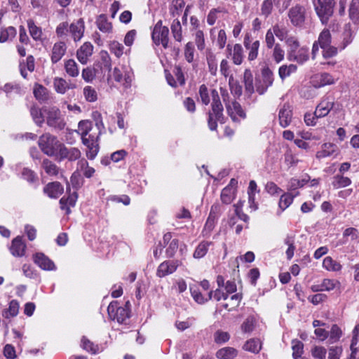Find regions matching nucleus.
Returning a JSON list of instances; mask_svg holds the SVG:
<instances>
[{"label": "nucleus", "instance_id": "obj_47", "mask_svg": "<svg viewBox=\"0 0 359 359\" xmlns=\"http://www.w3.org/2000/svg\"><path fill=\"white\" fill-rule=\"evenodd\" d=\"M92 122L88 120H83L79 123V129L81 131V139L87 137V135L92 130Z\"/></svg>", "mask_w": 359, "mask_h": 359}, {"label": "nucleus", "instance_id": "obj_17", "mask_svg": "<svg viewBox=\"0 0 359 359\" xmlns=\"http://www.w3.org/2000/svg\"><path fill=\"white\" fill-rule=\"evenodd\" d=\"M81 140L82 143L87 147L86 156L91 160L95 158L99 151V143L95 140L90 142V139L87 137H83Z\"/></svg>", "mask_w": 359, "mask_h": 359}, {"label": "nucleus", "instance_id": "obj_24", "mask_svg": "<svg viewBox=\"0 0 359 359\" xmlns=\"http://www.w3.org/2000/svg\"><path fill=\"white\" fill-rule=\"evenodd\" d=\"M77 193L74 191L72 194H70L67 198L62 197L60 200V208L62 210H66L67 214H69L71 210L69 206L74 207L77 200Z\"/></svg>", "mask_w": 359, "mask_h": 359}, {"label": "nucleus", "instance_id": "obj_51", "mask_svg": "<svg viewBox=\"0 0 359 359\" xmlns=\"http://www.w3.org/2000/svg\"><path fill=\"white\" fill-rule=\"evenodd\" d=\"M229 84L230 86V90L232 94L240 97L242 95V86L237 81H234L233 77L231 75L229 78Z\"/></svg>", "mask_w": 359, "mask_h": 359}, {"label": "nucleus", "instance_id": "obj_45", "mask_svg": "<svg viewBox=\"0 0 359 359\" xmlns=\"http://www.w3.org/2000/svg\"><path fill=\"white\" fill-rule=\"evenodd\" d=\"M243 348L245 351L257 353L261 350V345L258 340L252 339L246 341L243 346Z\"/></svg>", "mask_w": 359, "mask_h": 359}, {"label": "nucleus", "instance_id": "obj_46", "mask_svg": "<svg viewBox=\"0 0 359 359\" xmlns=\"http://www.w3.org/2000/svg\"><path fill=\"white\" fill-rule=\"evenodd\" d=\"M27 25L30 35L34 40L41 39L42 32L41 29L38 27L32 20H27Z\"/></svg>", "mask_w": 359, "mask_h": 359}, {"label": "nucleus", "instance_id": "obj_62", "mask_svg": "<svg viewBox=\"0 0 359 359\" xmlns=\"http://www.w3.org/2000/svg\"><path fill=\"white\" fill-rule=\"evenodd\" d=\"M96 70L94 68L86 67L82 71V78L86 82H91L95 77Z\"/></svg>", "mask_w": 359, "mask_h": 359}, {"label": "nucleus", "instance_id": "obj_42", "mask_svg": "<svg viewBox=\"0 0 359 359\" xmlns=\"http://www.w3.org/2000/svg\"><path fill=\"white\" fill-rule=\"evenodd\" d=\"M65 69L67 74L72 77H75L79 75L77 64L74 60L69 59L66 61L65 64Z\"/></svg>", "mask_w": 359, "mask_h": 359}, {"label": "nucleus", "instance_id": "obj_41", "mask_svg": "<svg viewBox=\"0 0 359 359\" xmlns=\"http://www.w3.org/2000/svg\"><path fill=\"white\" fill-rule=\"evenodd\" d=\"M323 266L326 269L334 271H338L341 269V264L330 257L324 259Z\"/></svg>", "mask_w": 359, "mask_h": 359}, {"label": "nucleus", "instance_id": "obj_25", "mask_svg": "<svg viewBox=\"0 0 359 359\" xmlns=\"http://www.w3.org/2000/svg\"><path fill=\"white\" fill-rule=\"evenodd\" d=\"M220 211V205L215 203L212 205L208 218L205 224V230L208 229L209 231H212L215 226V220L217 217V213Z\"/></svg>", "mask_w": 359, "mask_h": 359}, {"label": "nucleus", "instance_id": "obj_59", "mask_svg": "<svg viewBox=\"0 0 359 359\" xmlns=\"http://www.w3.org/2000/svg\"><path fill=\"white\" fill-rule=\"evenodd\" d=\"M285 52L279 43H276L273 50V58L276 63L280 62L284 59Z\"/></svg>", "mask_w": 359, "mask_h": 359}, {"label": "nucleus", "instance_id": "obj_54", "mask_svg": "<svg viewBox=\"0 0 359 359\" xmlns=\"http://www.w3.org/2000/svg\"><path fill=\"white\" fill-rule=\"evenodd\" d=\"M195 48L192 42H188L184 47V57L186 60L191 63L194 60Z\"/></svg>", "mask_w": 359, "mask_h": 359}, {"label": "nucleus", "instance_id": "obj_12", "mask_svg": "<svg viewBox=\"0 0 359 359\" xmlns=\"http://www.w3.org/2000/svg\"><path fill=\"white\" fill-rule=\"evenodd\" d=\"M292 109L289 104H284L278 114L279 123L283 128L287 127L292 121Z\"/></svg>", "mask_w": 359, "mask_h": 359}, {"label": "nucleus", "instance_id": "obj_1", "mask_svg": "<svg viewBox=\"0 0 359 359\" xmlns=\"http://www.w3.org/2000/svg\"><path fill=\"white\" fill-rule=\"evenodd\" d=\"M211 110L208 112V126L211 131H216L217 122L224 123L225 117L223 114L224 107L221 102L219 93L216 89L211 90Z\"/></svg>", "mask_w": 359, "mask_h": 359}, {"label": "nucleus", "instance_id": "obj_30", "mask_svg": "<svg viewBox=\"0 0 359 359\" xmlns=\"http://www.w3.org/2000/svg\"><path fill=\"white\" fill-rule=\"evenodd\" d=\"M243 82L245 85V90L249 95L254 92L253 76L250 69H245L243 74Z\"/></svg>", "mask_w": 359, "mask_h": 359}, {"label": "nucleus", "instance_id": "obj_39", "mask_svg": "<svg viewBox=\"0 0 359 359\" xmlns=\"http://www.w3.org/2000/svg\"><path fill=\"white\" fill-rule=\"evenodd\" d=\"M16 35V29L11 26L7 28H1L0 31V43H4L10 38H14Z\"/></svg>", "mask_w": 359, "mask_h": 359}, {"label": "nucleus", "instance_id": "obj_8", "mask_svg": "<svg viewBox=\"0 0 359 359\" xmlns=\"http://www.w3.org/2000/svg\"><path fill=\"white\" fill-rule=\"evenodd\" d=\"M81 153L78 148L67 147L63 143L61 144L55 155L59 161L67 159L69 161H74L80 158Z\"/></svg>", "mask_w": 359, "mask_h": 359}, {"label": "nucleus", "instance_id": "obj_15", "mask_svg": "<svg viewBox=\"0 0 359 359\" xmlns=\"http://www.w3.org/2000/svg\"><path fill=\"white\" fill-rule=\"evenodd\" d=\"M243 43L245 48L249 50L248 57V60L250 61L255 60L258 55L259 41L256 40L252 42L250 36L246 35L244 38Z\"/></svg>", "mask_w": 359, "mask_h": 359}, {"label": "nucleus", "instance_id": "obj_48", "mask_svg": "<svg viewBox=\"0 0 359 359\" xmlns=\"http://www.w3.org/2000/svg\"><path fill=\"white\" fill-rule=\"evenodd\" d=\"M292 348L293 351L292 356L294 359H298L301 357L303 353L304 344L302 341L297 339L292 340Z\"/></svg>", "mask_w": 359, "mask_h": 359}, {"label": "nucleus", "instance_id": "obj_64", "mask_svg": "<svg viewBox=\"0 0 359 359\" xmlns=\"http://www.w3.org/2000/svg\"><path fill=\"white\" fill-rule=\"evenodd\" d=\"M311 354L315 358L325 359L327 351L323 346H314L311 350Z\"/></svg>", "mask_w": 359, "mask_h": 359}, {"label": "nucleus", "instance_id": "obj_40", "mask_svg": "<svg viewBox=\"0 0 359 359\" xmlns=\"http://www.w3.org/2000/svg\"><path fill=\"white\" fill-rule=\"evenodd\" d=\"M130 317V309L120 306L117 312L114 313V320H116L118 323H125L126 320Z\"/></svg>", "mask_w": 359, "mask_h": 359}, {"label": "nucleus", "instance_id": "obj_22", "mask_svg": "<svg viewBox=\"0 0 359 359\" xmlns=\"http://www.w3.org/2000/svg\"><path fill=\"white\" fill-rule=\"evenodd\" d=\"M53 86L57 93L65 94L68 89L74 88V84L68 83L64 79L55 77L53 81Z\"/></svg>", "mask_w": 359, "mask_h": 359}, {"label": "nucleus", "instance_id": "obj_13", "mask_svg": "<svg viewBox=\"0 0 359 359\" xmlns=\"http://www.w3.org/2000/svg\"><path fill=\"white\" fill-rule=\"evenodd\" d=\"M93 46L90 42L84 43L76 52V57L79 61L85 65L87 63L88 57L92 55Z\"/></svg>", "mask_w": 359, "mask_h": 359}, {"label": "nucleus", "instance_id": "obj_49", "mask_svg": "<svg viewBox=\"0 0 359 359\" xmlns=\"http://www.w3.org/2000/svg\"><path fill=\"white\" fill-rule=\"evenodd\" d=\"M211 244L210 242H202L196 248L194 251V257L195 258H201L204 257L208 250V246Z\"/></svg>", "mask_w": 359, "mask_h": 359}, {"label": "nucleus", "instance_id": "obj_31", "mask_svg": "<svg viewBox=\"0 0 359 359\" xmlns=\"http://www.w3.org/2000/svg\"><path fill=\"white\" fill-rule=\"evenodd\" d=\"M83 172V175L87 177H91L95 173V169L88 165V161L85 158L80 159L77 163V170Z\"/></svg>", "mask_w": 359, "mask_h": 359}, {"label": "nucleus", "instance_id": "obj_21", "mask_svg": "<svg viewBox=\"0 0 359 359\" xmlns=\"http://www.w3.org/2000/svg\"><path fill=\"white\" fill-rule=\"evenodd\" d=\"M335 105L334 102L322 101L316 109V116L320 118L325 116L332 109H334Z\"/></svg>", "mask_w": 359, "mask_h": 359}, {"label": "nucleus", "instance_id": "obj_50", "mask_svg": "<svg viewBox=\"0 0 359 359\" xmlns=\"http://www.w3.org/2000/svg\"><path fill=\"white\" fill-rule=\"evenodd\" d=\"M22 177L29 183H34L37 181L36 174L32 170L28 168H24L22 170Z\"/></svg>", "mask_w": 359, "mask_h": 359}, {"label": "nucleus", "instance_id": "obj_11", "mask_svg": "<svg viewBox=\"0 0 359 359\" xmlns=\"http://www.w3.org/2000/svg\"><path fill=\"white\" fill-rule=\"evenodd\" d=\"M263 85L257 86V92L259 95L264 94L267 88L273 84V74L272 71L269 68H264L262 71Z\"/></svg>", "mask_w": 359, "mask_h": 359}, {"label": "nucleus", "instance_id": "obj_16", "mask_svg": "<svg viewBox=\"0 0 359 359\" xmlns=\"http://www.w3.org/2000/svg\"><path fill=\"white\" fill-rule=\"evenodd\" d=\"M63 191V187L59 182H49L43 188V192L50 198H58Z\"/></svg>", "mask_w": 359, "mask_h": 359}, {"label": "nucleus", "instance_id": "obj_35", "mask_svg": "<svg viewBox=\"0 0 359 359\" xmlns=\"http://www.w3.org/2000/svg\"><path fill=\"white\" fill-rule=\"evenodd\" d=\"M185 6L184 0H172L170 6V13L172 17L178 16Z\"/></svg>", "mask_w": 359, "mask_h": 359}, {"label": "nucleus", "instance_id": "obj_53", "mask_svg": "<svg viewBox=\"0 0 359 359\" xmlns=\"http://www.w3.org/2000/svg\"><path fill=\"white\" fill-rule=\"evenodd\" d=\"M190 292L194 299L198 304H204L208 301L201 294L198 287L196 285L190 286Z\"/></svg>", "mask_w": 359, "mask_h": 359}, {"label": "nucleus", "instance_id": "obj_32", "mask_svg": "<svg viewBox=\"0 0 359 359\" xmlns=\"http://www.w3.org/2000/svg\"><path fill=\"white\" fill-rule=\"evenodd\" d=\"M30 114L34 123L39 127H41L44 123V116L42 109L35 105L30 108Z\"/></svg>", "mask_w": 359, "mask_h": 359}, {"label": "nucleus", "instance_id": "obj_20", "mask_svg": "<svg viewBox=\"0 0 359 359\" xmlns=\"http://www.w3.org/2000/svg\"><path fill=\"white\" fill-rule=\"evenodd\" d=\"M25 248L26 245L22 242V238L18 236L13 240L10 250L13 255L22 257L24 255Z\"/></svg>", "mask_w": 359, "mask_h": 359}, {"label": "nucleus", "instance_id": "obj_4", "mask_svg": "<svg viewBox=\"0 0 359 359\" xmlns=\"http://www.w3.org/2000/svg\"><path fill=\"white\" fill-rule=\"evenodd\" d=\"M43 111L46 115V123L48 126L57 130L64 129L66 123L61 116L60 109L55 107L48 109H43Z\"/></svg>", "mask_w": 359, "mask_h": 359}, {"label": "nucleus", "instance_id": "obj_27", "mask_svg": "<svg viewBox=\"0 0 359 359\" xmlns=\"http://www.w3.org/2000/svg\"><path fill=\"white\" fill-rule=\"evenodd\" d=\"M69 31L75 41L80 40L84 31L83 20L80 19L76 24L72 23L69 27Z\"/></svg>", "mask_w": 359, "mask_h": 359}, {"label": "nucleus", "instance_id": "obj_58", "mask_svg": "<svg viewBox=\"0 0 359 359\" xmlns=\"http://www.w3.org/2000/svg\"><path fill=\"white\" fill-rule=\"evenodd\" d=\"M198 93H199V96H200L201 102L205 105H208L210 103V100L208 89L205 84H202L199 87Z\"/></svg>", "mask_w": 359, "mask_h": 359}, {"label": "nucleus", "instance_id": "obj_18", "mask_svg": "<svg viewBox=\"0 0 359 359\" xmlns=\"http://www.w3.org/2000/svg\"><path fill=\"white\" fill-rule=\"evenodd\" d=\"M313 82L314 83L313 86L316 88H320L326 85L334 83V79L329 73L324 72L316 75L313 78Z\"/></svg>", "mask_w": 359, "mask_h": 359}, {"label": "nucleus", "instance_id": "obj_19", "mask_svg": "<svg viewBox=\"0 0 359 359\" xmlns=\"http://www.w3.org/2000/svg\"><path fill=\"white\" fill-rule=\"evenodd\" d=\"M66 45L64 42H58L54 44L52 50L51 61L53 64L61 60L66 52Z\"/></svg>", "mask_w": 359, "mask_h": 359}, {"label": "nucleus", "instance_id": "obj_5", "mask_svg": "<svg viewBox=\"0 0 359 359\" xmlns=\"http://www.w3.org/2000/svg\"><path fill=\"white\" fill-rule=\"evenodd\" d=\"M162 20H158L155 25L152 34L151 38L154 43L156 45L161 43L163 46L166 48L168 46V34L169 29L166 26H163Z\"/></svg>", "mask_w": 359, "mask_h": 359}, {"label": "nucleus", "instance_id": "obj_52", "mask_svg": "<svg viewBox=\"0 0 359 359\" xmlns=\"http://www.w3.org/2000/svg\"><path fill=\"white\" fill-rule=\"evenodd\" d=\"M293 201V196L289 193L283 194L279 201V208L281 210H285Z\"/></svg>", "mask_w": 359, "mask_h": 359}, {"label": "nucleus", "instance_id": "obj_26", "mask_svg": "<svg viewBox=\"0 0 359 359\" xmlns=\"http://www.w3.org/2000/svg\"><path fill=\"white\" fill-rule=\"evenodd\" d=\"M41 167L45 172L50 176H56L59 174L60 168L48 158H44Z\"/></svg>", "mask_w": 359, "mask_h": 359}, {"label": "nucleus", "instance_id": "obj_29", "mask_svg": "<svg viewBox=\"0 0 359 359\" xmlns=\"http://www.w3.org/2000/svg\"><path fill=\"white\" fill-rule=\"evenodd\" d=\"M96 24L98 29L102 32L109 33L112 31V24L108 22L104 14H101L97 17Z\"/></svg>", "mask_w": 359, "mask_h": 359}, {"label": "nucleus", "instance_id": "obj_37", "mask_svg": "<svg viewBox=\"0 0 359 359\" xmlns=\"http://www.w3.org/2000/svg\"><path fill=\"white\" fill-rule=\"evenodd\" d=\"M171 32L174 39L181 42L182 40V29L180 22L178 19H175L171 25Z\"/></svg>", "mask_w": 359, "mask_h": 359}, {"label": "nucleus", "instance_id": "obj_2", "mask_svg": "<svg viewBox=\"0 0 359 359\" xmlns=\"http://www.w3.org/2000/svg\"><path fill=\"white\" fill-rule=\"evenodd\" d=\"M61 144L56 136L49 133L41 135L38 140L39 147L48 156H55Z\"/></svg>", "mask_w": 359, "mask_h": 359}, {"label": "nucleus", "instance_id": "obj_43", "mask_svg": "<svg viewBox=\"0 0 359 359\" xmlns=\"http://www.w3.org/2000/svg\"><path fill=\"white\" fill-rule=\"evenodd\" d=\"M243 48L241 44L236 43L233 46L232 60L235 65H239L243 62Z\"/></svg>", "mask_w": 359, "mask_h": 359}, {"label": "nucleus", "instance_id": "obj_44", "mask_svg": "<svg viewBox=\"0 0 359 359\" xmlns=\"http://www.w3.org/2000/svg\"><path fill=\"white\" fill-rule=\"evenodd\" d=\"M81 347L92 354H96L98 351V346L90 341L86 337L81 339Z\"/></svg>", "mask_w": 359, "mask_h": 359}, {"label": "nucleus", "instance_id": "obj_57", "mask_svg": "<svg viewBox=\"0 0 359 359\" xmlns=\"http://www.w3.org/2000/svg\"><path fill=\"white\" fill-rule=\"evenodd\" d=\"M273 11V1L264 0L261 6V15L268 18Z\"/></svg>", "mask_w": 359, "mask_h": 359}, {"label": "nucleus", "instance_id": "obj_6", "mask_svg": "<svg viewBox=\"0 0 359 359\" xmlns=\"http://www.w3.org/2000/svg\"><path fill=\"white\" fill-rule=\"evenodd\" d=\"M287 15L293 26L302 27L306 20V8L297 4L290 8Z\"/></svg>", "mask_w": 359, "mask_h": 359}, {"label": "nucleus", "instance_id": "obj_9", "mask_svg": "<svg viewBox=\"0 0 359 359\" xmlns=\"http://www.w3.org/2000/svg\"><path fill=\"white\" fill-rule=\"evenodd\" d=\"M181 262L178 260H166L163 262L158 267L156 276L159 278L165 277L173 273Z\"/></svg>", "mask_w": 359, "mask_h": 359}, {"label": "nucleus", "instance_id": "obj_14", "mask_svg": "<svg viewBox=\"0 0 359 359\" xmlns=\"http://www.w3.org/2000/svg\"><path fill=\"white\" fill-rule=\"evenodd\" d=\"M34 262L42 269L52 271L55 269V265L43 253L38 252L34 256Z\"/></svg>", "mask_w": 359, "mask_h": 359}, {"label": "nucleus", "instance_id": "obj_7", "mask_svg": "<svg viewBox=\"0 0 359 359\" xmlns=\"http://www.w3.org/2000/svg\"><path fill=\"white\" fill-rule=\"evenodd\" d=\"M331 43L332 36L330 30L328 29H323L318 36V40L316 41L313 44L311 51L312 59L314 60L316 58L319 50V47L321 49L325 48L331 45Z\"/></svg>", "mask_w": 359, "mask_h": 359}, {"label": "nucleus", "instance_id": "obj_56", "mask_svg": "<svg viewBox=\"0 0 359 359\" xmlns=\"http://www.w3.org/2000/svg\"><path fill=\"white\" fill-rule=\"evenodd\" d=\"M233 199V191L231 188L225 187L221 193V200L224 204H230Z\"/></svg>", "mask_w": 359, "mask_h": 359}, {"label": "nucleus", "instance_id": "obj_3", "mask_svg": "<svg viewBox=\"0 0 359 359\" xmlns=\"http://www.w3.org/2000/svg\"><path fill=\"white\" fill-rule=\"evenodd\" d=\"M335 0H316L313 2L315 11L321 23L326 25L334 13Z\"/></svg>", "mask_w": 359, "mask_h": 359}, {"label": "nucleus", "instance_id": "obj_36", "mask_svg": "<svg viewBox=\"0 0 359 359\" xmlns=\"http://www.w3.org/2000/svg\"><path fill=\"white\" fill-rule=\"evenodd\" d=\"M332 184L334 188L339 189L348 187L351 184V180L350 178L344 177L342 175H336L333 177Z\"/></svg>", "mask_w": 359, "mask_h": 359}, {"label": "nucleus", "instance_id": "obj_38", "mask_svg": "<svg viewBox=\"0 0 359 359\" xmlns=\"http://www.w3.org/2000/svg\"><path fill=\"white\" fill-rule=\"evenodd\" d=\"M297 69L295 65H282L279 67L278 74L280 78L283 81L286 77L290 76L291 74L294 73Z\"/></svg>", "mask_w": 359, "mask_h": 359}, {"label": "nucleus", "instance_id": "obj_55", "mask_svg": "<svg viewBox=\"0 0 359 359\" xmlns=\"http://www.w3.org/2000/svg\"><path fill=\"white\" fill-rule=\"evenodd\" d=\"M123 46L116 41H113L109 43V50L117 57H120L123 53Z\"/></svg>", "mask_w": 359, "mask_h": 359}, {"label": "nucleus", "instance_id": "obj_33", "mask_svg": "<svg viewBox=\"0 0 359 359\" xmlns=\"http://www.w3.org/2000/svg\"><path fill=\"white\" fill-rule=\"evenodd\" d=\"M349 18L354 24L359 25V0H352L349 7Z\"/></svg>", "mask_w": 359, "mask_h": 359}, {"label": "nucleus", "instance_id": "obj_34", "mask_svg": "<svg viewBox=\"0 0 359 359\" xmlns=\"http://www.w3.org/2000/svg\"><path fill=\"white\" fill-rule=\"evenodd\" d=\"M33 93L36 99L40 102H44L48 100V90L41 84H34Z\"/></svg>", "mask_w": 359, "mask_h": 359}, {"label": "nucleus", "instance_id": "obj_23", "mask_svg": "<svg viewBox=\"0 0 359 359\" xmlns=\"http://www.w3.org/2000/svg\"><path fill=\"white\" fill-rule=\"evenodd\" d=\"M338 151V147L333 143H325L322 149L316 153V158H322L330 156Z\"/></svg>", "mask_w": 359, "mask_h": 359}, {"label": "nucleus", "instance_id": "obj_10", "mask_svg": "<svg viewBox=\"0 0 359 359\" xmlns=\"http://www.w3.org/2000/svg\"><path fill=\"white\" fill-rule=\"evenodd\" d=\"M226 108L229 116L231 118L233 122L239 121L236 116L242 118H245L246 117V114L241 105L236 101H233L231 103L226 104Z\"/></svg>", "mask_w": 359, "mask_h": 359}, {"label": "nucleus", "instance_id": "obj_60", "mask_svg": "<svg viewBox=\"0 0 359 359\" xmlns=\"http://www.w3.org/2000/svg\"><path fill=\"white\" fill-rule=\"evenodd\" d=\"M195 43L198 49L201 51L203 50L205 47L204 34L202 30H197L195 34Z\"/></svg>", "mask_w": 359, "mask_h": 359}, {"label": "nucleus", "instance_id": "obj_61", "mask_svg": "<svg viewBox=\"0 0 359 359\" xmlns=\"http://www.w3.org/2000/svg\"><path fill=\"white\" fill-rule=\"evenodd\" d=\"M85 98L88 102H95L97 100V93L91 86H86L83 89Z\"/></svg>", "mask_w": 359, "mask_h": 359}, {"label": "nucleus", "instance_id": "obj_28", "mask_svg": "<svg viewBox=\"0 0 359 359\" xmlns=\"http://www.w3.org/2000/svg\"><path fill=\"white\" fill-rule=\"evenodd\" d=\"M238 355V351L232 347H224L216 352V357L218 359H233Z\"/></svg>", "mask_w": 359, "mask_h": 359}, {"label": "nucleus", "instance_id": "obj_63", "mask_svg": "<svg viewBox=\"0 0 359 359\" xmlns=\"http://www.w3.org/2000/svg\"><path fill=\"white\" fill-rule=\"evenodd\" d=\"M309 57L308 49L302 48L297 50V57L294 59L299 64H303L309 60Z\"/></svg>", "mask_w": 359, "mask_h": 359}]
</instances>
